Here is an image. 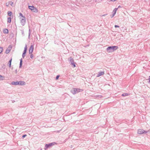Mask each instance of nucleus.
<instances>
[{
  "label": "nucleus",
  "instance_id": "1",
  "mask_svg": "<svg viewBox=\"0 0 150 150\" xmlns=\"http://www.w3.org/2000/svg\"><path fill=\"white\" fill-rule=\"evenodd\" d=\"M118 47L117 46H110L108 47L106 49V51L107 52L110 53L114 52L117 50Z\"/></svg>",
  "mask_w": 150,
  "mask_h": 150
},
{
  "label": "nucleus",
  "instance_id": "2",
  "mask_svg": "<svg viewBox=\"0 0 150 150\" xmlns=\"http://www.w3.org/2000/svg\"><path fill=\"white\" fill-rule=\"evenodd\" d=\"M11 84L14 85L23 86L25 84V82L24 81H13L11 83Z\"/></svg>",
  "mask_w": 150,
  "mask_h": 150
},
{
  "label": "nucleus",
  "instance_id": "3",
  "mask_svg": "<svg viewBox=\"0 0 150 150\" xmlns=\"http://www.w3.org/2000/svg\"><path fill=\"white\" fill-rule=\"evenodd\" d=\"M83 91V90L82 89L76 88H74L71 89V92L74 95L76 93L79 92H82Z\"/></svg>",
  "mask_w": 150,
  "mask_h": 150
},
{
  "label": "nucleus",
  "instance_id": "4",
  "mask_svg": "<svg viewBox=\"0 0 150 150\" xmlns=\"http://www.w3.org/2000/svg\"><path fill=\"white\" fill-rule=\"evenodd\" d=\"M148 132V131H146L143 129H138L137 133L139 134H146Z\"/></svg>",
  "mask_w": 150,
  "mask_h": 150
},
{
  "label": "nucleus",
  "instance_id": "5",
  "mask_svg": "<svg viewBox=\"0 0 150 150\" xmlns=\"http://www.w3.org/2000/svg\"><path fill=\"white\" fill-rule=\"evenodd\" d=\"M70 59V61L69 62L72 65V66L73 67H76V65L74 63V59L72 57H70L69 58Z\"/></svg>",
  "mask_w": 150,
  "mask_h": 150
},
{
  "label": "nucleus",
  "instance_id": "6",
  "mask_svg": "<svg viewBox=\"0 0 150 150\" xmlns=\"http://www.w3.org/2000/svg\"><path fill=\"white\" fill-rule=\"evenodd\" d=\"M54 142L50 143L48 144H46L45 146V150L48 148L50 147L51 146L54 145Z\"/></svg>",
  "mask_w": 150,
  "mask_h": 150
},
{
  "label": "nucleus",
  "instance_id": "7",
  "mask_svg": "<svg viewBox=\"0 0 150 150\" xmlns=\"http://www.w3.org/2000/svg\"><path fill=\"white\" fill-rule=\"evenodd\" d=\"M12 48V46L11 45H9L8 47L6 49L5 51V53L6 54L10 52Z\"/></svg>",
  "mask_w": 150,
  "mask_h": 150
},
{
  "label": "nucleus",
  "instance_id": "8",
  "mask_svg": "<svg viewBox=\"0 0 150 150\" xmlns=\"http://www.w3.org/2000/svg\"><path fill=\"white\" fill-rule=\"evenodd\" d=\"M21 19V25H24L25 23V17H23V18H20Z\"/></svg>",
  "mask_w": 150,
  "mask_h": 150
},
{
  "label": "nucleus",
  "instance_id": "9",
  "mask_svg": "<svg viewBox=\"0 0 150 150\" xmlns=\"http://www.w3.org/2000/svg\"><path fill=\"white\" fill-rule=\"evenodd\" d=\"M117 9L118 8H115L114 9L112 12V15H111L110 16L111 18H112L115 15V14L116 13V11Z\"/></svg>",
  "mask_w": 150,
  "mask_h": 150
},
{
  "label": "nucleus",
  "instance_id": "10",
  "mask_svg": "<svg viewBox=\"0 0 150 150\" xmlns=\"http://www.w3.org/2000/svg\"><path fill=\"white\" fill-rule=\"evenodd\" d=\"M33 49V45H32L30 46L29 49V53L30 54H32V53Z\"/></svg>",
  "mask_w": 150,
  "mask_h": 150
},
{
  "label": "nucleus",
  "instance_id": "11",
  "mask_svg": "<svg viewBox=\"0 0 150 150\" xmlns=\"http://www.w3.org/2000/svg\"><path fill=\"white\" fill-rule=\"evenodd\" d=\"M105 74L104 71L99 72L97 76V77H99L101 76L104 75Z\"/></svg>",
  "mask_w": 150,
  "mask_h": 150
},
{
  "label": "nucleus",
  "instance_id": "12",
  "mask_svg": "<svg viewBox=\"0 0 150 150\" xmlns=\"http://www.w3.org/2000/svg\"><path fill=\"white\" fill-rule=\"evenodd\" d=\"M3 32L5 34H7L8 33V30L7 29H4L3 30Z\"/></svg>",
  "mask_w": 150,
  "mask_h": 150
},
{
  "label": "nucleus",
  "instance_id": "13",
  "mask_svg": "<svg viewBox=\"0 0 150 150\" xmlns=\"http://www.w3.org/2000/svg\"><path fill=\"white\" fill-rule=\"evenodd\" d=\"M27 45H25V46L24 47V50L23 51V53H24L25 54H26V52H27Z\"/></svg>",
  "mask_w": 150,
  "mask_h": 150
},
{
  "label": "nucleus",
  "instance_id": "14",
  "mask_svg": "<svg viewBox=\"0 0 150 150\" xmlns=\"http://www.w3.org/2000/svg\"><path fill=\"white\" fill-rule=\"evenodd\" d=\"M35 8V7L33 6H28L29 8V9H30V10H31V11H32L33 10V9H34V8Z\"/></svg>",
  "mask_w": 150,
  "mask_h": 150
},
{
  "label": "nucleus",
  "instance_id": "15",
  "mask_svg": "<svg viewBox=\"0 0 150 150\" xmlns=\"http://www.w3.org/2000/svg\"><path fill=\"white\" fill-rule=\"evenodd\" d=\"M32 11L35 13H37L38 11V9L36 8H35Z\"/></svg>",
  "mask_w": 150,
  "mask_h": 150
},
{
  "label": "nucleus",
  "instance_id": "16",
  "mask_svg": "<svg viewBox=\"0 0 150 150\" xmlns=\"http://www.w3.org/2000/svg\"><path fill=\"white\" fill-rule=\"evenodd\" d=\"M20 60V63L19 67L21 68V67H22V62H23L22 59L21 58V59Z\"/></svg>",
  "mask_w": 150,
  "mask_h": 150
},
{
  "label": "nucleus",
  "instance_id": "17",
  "mask_svg": "<svg viewBox=\"0 0 150 150\" xmlns=\"http://www.w3.org/2000/svg\"><path fill=\"white\" fill-rule=\"evenodd\" d=\"M12 59L11 58L9 61L8 63H9V67H11V63L12 62Z\"/></svg>",
  "mask_w": 150,
  "mask_h": 150
},
{
  "label": "nucleus",
  "instance_id": "18",
  "mask_svg": "<svg viewBox=\"0 0 150 150\" xmlns=\"http://www.w3.org/2000/svg\"><path fill=\"white\" fill-rule=\"evenodd\" d=\"M11 18L8 17L7 18V22L10 23L11 22Z\"/></svg>",
  "mask_w": 150,
  "mask_h": 150
},
{
  "label": "nucleus",
  "instance_id": "19",
  "mask_svg": "<svg viewBox=\"0 0 150 150\" xmlns=\"http://www.w3.org/2000/svg\"><path fill=\"white\" fill-rule=\"evenodd\" d=\"M129 95V94H128V93H124L122 94V96H125Z\"/></svg>",
  "mask_w": 150,
  "mask_h": 150
},
{
  "label": "nucleus",
  "instance_id": "20",
  "mask_svg": "<svg viewBox=\"0 0 150 150\" xmlns=\"http://www.w3.org/2000/svg\"><path fill=\"white\" fill-rule=\"evenodd\" d=\"M7 13L8 16H11L12 15V12L11 11H8V12Z\"/></svg>",
  "mask_w": 150,
  "mask_h": 150
},
{
  "label": "nucleus",
  "instance_id": "21",
  "mask_svg": "<svg viewBox=\"0 0 150 150\" xmlns=\"http://www.w3.org/2000/svg\"><path fill=\"white\" fill-rule=\"evenodd\" d=\"M4 76L0 75V79H1L2 80H3L4 79Z\"/></svg>",
  "mask_w": 150,
  "mask_h": 150
},
{
  "label": "nucleus",
  "instance_id": "22",
  "mask_svg": "<svg viewBox=\"0 0 150 150\" xmlns=\"http://www.w3.org/2000/svg\"><path fill=\"white\" fill-rule=\"evenodd\" d=\"M3 50V49L2 47H0V54L2 52Z\"/></svg>",
  "mask_w": 150,
  "mask_h": 150
},
{
  "label": "nucleus",
  "instance_id": "23",
  "mask_svg": "<svg viewBox=\"0 0 150 150\" xmlns=\"http://www.w3.org/2000/svg\"><path fill=\"white\" fill-rule=\"evenodd\" d=\"M19 16H21L22 18H23V17H25V16H23L22 13H19Z\"/></svg>",
  "mask_w": 150,
  "mask_h": 150
},
{
  "label": "nucleus",
  "instance_id": "24",
  "mask_svg": "<svg viewBox=\"0 0 150 150\" xmlns=\"http://www.w3.org/2000/svg\"><path fill=\"white\" fill-rule=\"evenodd\" d=\"M59 77V75H57L56 77V80L58 79Z\"/></svg>",
  "mask_w": 150,
  "mask_h": 150
},
{
  "label": "nucleus",
  "instance_id": "25",
  "mask_svg": "<svg viewBox=\"0 0 150 150\" xmlns=\"http://www.w3.org/2000/svg\"><path fill=\"white\" fill-rule=\"evenodd\" d=\"M30 29H29V33H28V35H29V37H30Z\"/></svg>",
  "mask_w": 150,
  "mask_h": 150
},
{
  "label": "nucleus",
  "instance_id": "26",
  "mask_svg": "<svg viewBox=\"0 0 150 150\" xmlns=\"http://www.w3.org/2000/svg\"><path fill=\"white\" fill-rule=\"evenodd\" d=\"M9 4H10L11 6L13 4V3L12 2L10 1L9 2Z\"/></svg>",
  "mask_w": 150,
  "mask_h": 150
},
{
  "label": "nucleus",
  "instance_id": "27",
  "mask_svg": "<svg viewBox=\"0 0 150 150\" xmlns=\"http://www.w3.org/2000/svg\"><path fill=\"white\" fill-rule=\"evenodd\" d=\"M30 55V57L32 59L33 57V54H32V53Z\"/></svg>",
  "mask_w": 150,
  "mask_h": 150
},
{
  "label": "nucleus",
  "instance_id": "28",
  "mask_svg": "<svg viewBox=\"0 0 150 150\" xmlns=\"http://www.w3.org/2000/svg\"><path fill=\"white\" fill-rule=\"evenodd\" d=\"M25 54L24 53H23V54H22V57H23V58H24L25 57Z\"/></svg>",
  "mask_w": 150,
  "mask_h": 150
},
{
  "label": "nucleus",
  "instance_id": "29",
  "mask_svg": "<svg viewBox=\"0 0 150 150\" xmlns=\"http://www.w3.org/2000/svg\"><path fill=\"white\" fill-rule=\"evenodd\" d=\"M27 135L25 134H24L23 135V136H22V137L23 138H24L25 137H26V136Z\"/></svg>",
  "mask_w": 150,
  "mask_h": 150
},
{
  "label": "nucleus",
  "instance_id": "30",
  "mask_svg": "<svg viewBox=\"0 0 150 150\" xmlns=\"http://www.w3.org/2000/svg\"><path fill=\"white\" fill-rule=\"evenodd\" d=\"M119 27H120L118 25H115V28H119Z\"/></svg>",
  "mask_w": 150,
  "mask_h": 150
},
{
  "label": "nucleus",
  "instance_id": "31",
  "mask_svg": "<svg viewBox=\"0 0 150 150\" xmlns=\"http://www.w3.org/2000/svg\"><path fill=\"white\" fill-rule=\"evenodd\" d=\"M148 80H149L148 83H150V76H149V78Z\"/></svg>",
  "mask_w": 150,
  "mask_h": 150
},
{
  "label": "nucleus",
  "instance_id": "32",
  "mask_svg": "<svg viewBox=\"0 0 150 150\" xmlns=\"http://www.w3.org/2000/svg\"><path fill=\"white\" fill-rule=\"evenodd\" d=\"M98 98H101L103 96L101 95H99L98 96Z\"/></svg>",
  "mask_w": 150,
  "mask_h": 150
},
{
  "label": "nucleus",
  "instance_id": "33",
  "mask_svg": "<svg viewBox=\"0 0 150 150\" xmlns=\"http://www.w3.org/2000/svg\"><path fill=\"white\" fill-rule=\"evenodd\" d=\"M9 3H6V6H9Z\"/></svg>",
  "mask_w": 150,
  "mask_h": 150
},
{
  "label": "nucleus",
  "instance_id": "34",
  "mask_svg": "<svg viewBox=\"0 0 150 150\" xmlns=\"http://www.w3.org/2000/svg\"><path fill=\"white\" fill-rule=\"evenodd\" d=\"M120 7H121V6H120H120H118V8H120Z\"/></svg>",
  "mask_w": 150,
  "mask_h": 150
},
{
  "label": "nucleus",
  "instance_id": "35",
  "mask_svg": "<svg viewBox=\"0 0 150 150\" xmlns=\"http://www.w3.org/2000/svg\"><path fill=\"white\" fill-rule=\"evenodd\" d=\"M105 14L104 15H103V16H105Z\"/></svg>",
  "mask_w": 150,
  "mask_h": 150
},
{
  "label": "nucleus",
  "instance_id": "36",
  "mask_svg": "<svg viewBox=\"0 0 150 150\" xmlns=\"http://www.w3.org/2000/svg\"><path fill=\"white\" fill-rule=\"evenodd\" d=\"M42 150V149H41V150Z\"/></svg>",
  "mask_w": 150,
  "mask_h": 150
}]
</instances>
